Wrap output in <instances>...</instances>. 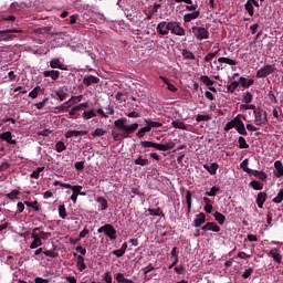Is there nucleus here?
<instances>
[{
	"instance_id": "f257e3e1",
	"label": "nucleus",
	"mask_w": 283,
	"mask_h": 283,
	"mask_svg": "<svg viewBox=\"0 0 283 283\" xmlns=\"http://www.w3.org/2000/svg\"><path fill=\"white\" fill-rule=\"evenodd\" d=\"M114 126L122 132L120 134L113 132V138L116 142L120 140V138H129L138 129V123L127 124V118L116 119Z\"/></svg>"
},
{
	"instance_id": "f03ea898",
	"label": "nucleus",
	"mask_w": 283,
	"mask_h": 283,
	"mask_svg": "<svg viewBox=\"0 0 283 283\" xmlns=\"http://www.w3.org/2000/svg\"><path fill=\"white\" fill-rule=\"evenodd\" d=\"M253 114H254V123H256L259 127H262V125L269 124V117L266 115V111L262 108H256L254 109Z\"/></svg>"
},
{
	"instance_id": "7ed1b4c3",
	"label": "nucleus",
	"mask_w": 283,
	"mask_h": 283,
	"mask_svg": "<svg viewBox=\"0 0 283 283\" xmlns=\"http://www.w3.org/2000/svg\"><path fill=\"white\" fill-rule=\"evenodd\" d=\"M21 32L23 31L19 29L2 30L0 31V41H12L17 39V35L14 34H21Z\"/></svg>"
},
{
	"instance_id": "20e7f679",
	"label": "nucleus",
	"mask_w": 283,
	"mask_h": 283,
	"mask_svg": "<svg viewBox=\"0 0 283 283\" xmlns=\"http://www.w3.org/2000/svg\"><path fill=\"white\" fill-rule=\"evenodd\" d=\"M276 71L277 69L275 67V64H266L256 71V78H266V76L274 74Z\"/></svg>"
},
{
	"instance_id": "39448f33",
	"label": "nucleus",
	"mask_w": 283,
	"mask_h": 283,
	"mask_svg": "<svg viewBox=\"0 0 283 283\" xmlns=\"http://www.w3.org/2000/svg\"><path fill=\"white\" fill-rule=\"evenodd\" d=\"M192 34L198 41H203V39H209V30L205 27H192Z\"/></svg>"
},
{
	"instance_id": "423d86ee",
	"label": "nucleus",
	"mask_w": 283,
	"mask_h": 283,
	"mask_svg": "<svg viewBox=\"0 0 283 283\" xmlns=\"http://www.w3.org/2000/svg\"><path fill=\"white\" fill-rule=\"evenodd\" d=\"M97 233H104V235L108 237L109 240H116V228L109 223L101 227L97 230Z\"/></svg>"
},
{
	"instance_id": "0eeeda50",
	"label": "nucleus",
	"mask_w": 283,
	"mask_h": 283,
	"mask_svg": "<svg viewBox=\"0 0 283 283\" xmlns=\"http://www.w3.org/2000/svg\"><path fill=\"white\" fill-rule=\"evenodd\" d=\"M170 32L177 36H185V28L180 25V22L171 21L170 22Z\"/></svg>"
},
{
	"instance_id": "6e6552de",
	"label": "nucleus",
	"mask_w": 283,
	"mask_h": 283,
	"mask_svg": "<svg viewBox=\"0 0 283 283\" xmlns=\"http://www.w3.org/2000/svg\"><path fill=\"white\" fill-rule=\"evenodd\" d=\"M169 31H171V22L161 21L158 23V34H161V36H166V34H169Z\"/></svg>"
},
{
	"instance_id": "1a4fd4ad",
	"label": "nucleus",
	"mask_w": 283,
	"mask_h": 283,
	"mask_svg": "<svg viewBox=\"0 0 283 283\" xmlns=\"http://www.w3.org/2000/svg\"><path fill=\"white\" fill-rule=\"evenodd\" d=\"M50 67H52V70L67 71V66L65 64H63V62H61V60L59 57H55L50 61Z\"/></svg>"
},
{
	"instance_id": "9d476101",
	"label": "nucleus",
	"mask_w": 283,
	"mask_h": 283,
	"mask_svg": "<svg viewBox=\"0 0 283 283\" xmlns=\"http://www.w3.org/2000/svg\"><path fill=\"white\" fill-rule=\"evenodd\" d=\"M97 83H101V78H98L94 75H85L83 78V84L86 87H90V85H96Z\"/></svg>"
},
{
	"instance_id": "9b49d317",
	"label": "nucleus",
	"mask_w": 283,
	"mask_h": 283,
	"mask_svg": "<svg viewBox=\"0 0 283 283\" xmlns=\"http://www.w3.org/2000/svg\"><path fill=\"white\" fill-rule=\"evenodd\" d=\"M31 238L33 241L30 244V249H39V247H43V241H41V237L34 232H32Z\"/></svg>"
},
{
	"instance_id": "f8f14e48",
	"label": "nucleus",
	"mask_w": 283,
	"mask_h": 283,
	"mask_svg": "<svg viewBox=\"0 0 283 283\" xmlns=\"http://www.w3.org/2000/svg\"><path fill=\"white\" fill-rule=\"evenodd\" d=\"M60 76H61V72L55 71V70L43 72V77L51 78L52 81H59Z\"/></svg>"
},
{
	"instance_id": "ddd939ff",
	"label": "nucleus",
	"mask_w": 283,
	"mask_h": 283,
	"mask_svg": "<svg viewBox=\"0 0 283 283\" xmlns=\"http://www.w3.org/2000/svg\"><path fill=\"white\" fill-rule=\"evenodd\" d=\"M0 139L6 140L9 145H15L17 140L12 139V133L11 132H4L0 134Z\"/></svg>"
},
{
	"instance_id": "4468645a",
	"label": "nucleus",
	"mask_w": 283,
	"mask_h": 283,
	"mask_svg": "<svg viewBox=\"0 0 283 283\" xmlns=\"http://www.w3.org/2000/svg\"><path fill=\"white\" fill-rule=\"evenodd\" d=\"M266 192H259L256 197V205L259 209H264V203L266 202Z\"/></svg>"
},
{
	"instance_id": "2eb2a0df",
	"label": "nucleus",
	"mask_w": 283,
	"mask_h": 283,
	"mask_svg": "<svg viewBox=\"0 0 283 283\" xmlns=\"http://www.w3.org/2000/svg\"><path fill=\"white\" fill-rule=\"evenodd\" d=\"M205 222H207V216H205L203 212L197 214V218L193 221L196 228H200L201 226L205 224Z\"/></svg>"
},
{
	"instance_id": "dca6fc26",
	"label": "nucleus",
	"mask_w": 283,
	"mask_h": 283,
	"mask_svg": "<svg viewBox=\"0 0 283 283\" xmlns=\"http://www.w3.org/2000/svg\"><path fill=\"white\" fill-rule=\"evenodd\" d=\"M198 17H200V10H197L191 13H186L184 15V21H185V23H191V21H193V19H198Z\"/></svg>"
},
{
	"instance_id": "f3484780",
	"label": "nucleus",
	"mask_w": 283,
	"mask_h": 283,
	"mask_svg": "<svg viewBox=\"0 0 283 283\" xmlns=\"http://www.w3.org/2000/svg\"><path fill=\"white\" fill-rule=\"evenodd\" d=\"M96 202L99 205L98 211H107V208L109 207L107 199L105 197H97Z\"/></svg>"
},
{
	"instance_id": "a211bd4d",
	"label": "nucleus",
	"mask_w": 283,
	"mask_h": 283,
	"mask_svg": "<svg viewBox=\"0 0 283 283\" xmlns=\"http://www.w3.org/2000/svg\"><path fill=\"white\" fill-rule=\"evenodd\" d=\"M250 176H254V178L262 180V182H266V179L269 178V175H266V172L259 170H252Z\"/></svg>"
},
{
	"instance_id": "6ab92c4d",
	"label": "nucleus",
	"mask_w": 283,
	"mask_h": 283,
	"mask_svg": "<svg viewBox=\"0 0 283 283\" xmlns=\"http://www.w3.org/2000/svg\"><path fill=\"white\" fill-rule=\"evenodd\" d=\"M73 136H87V130H67L65 138H73Z\"/></svg>"
},
{
	"instance_id": "aec40b11",
	"label": "nucleus",
	"mask_w": 283,
	"mask_h": 283,
	"mask_svg": "<svg viewBox=\"0 0 283 283\" xmlns=\"http://www.w3.org/2000/svg\"><path fill=\"white\" fill-rule=\"evenodd\" d=\"M235 129L241 136H249V133H247V128L244 127V122H242V119L238 120Z\"/></svg>"
},
{
	"instance_id": "412c9836",
	"label": "nucleus",
	"mask_w": 283,
	"mask_h": 283,
	"mask_svg": "<svg viewBox=\"0 0 283 283\" xmlns=\"http://www.w3.org/2000/svg\"><path fill=\"white\" fill-rule=\"evenodd\" d=\"M270 258H273L274 262L282 264V255L277 253V249H273L269 253Z\"/></svg>"
},
{
	"instance_id": "4be33fe9",
	"label": "nucleus",
	"mask_w": 283,
	"mask_h": 283,
	"mask_svg": "<svg viewBox=\"0 0 283 283\" xmlns=\"http://www.w3.org/2000/svg\"><path fill=\"white\" fill-rule=\"evenodd\" d=\"M203 202L206 203L203 208L206 213H211V211H213V201H211L209 197H203Z\"/></svg>"
},
{
	"instance_id": "5701e85b",
	"label": "nucleus",
	"mask_w": 283,
	"mask_h": 283,
	"mask_svg": "<svg viewBox=\"0 0 283 283\" xmlns=\"http://www.w3.org/2000/svg\"><path fill=\"white\" fill-rule=\"evenodd\" d=\"M172 127H175V129H182L185 132H187V125L185 124V122L180 120V119H175L171 122Z\"/></svg>"
},
{
	"instance_id": "b1692460",
	"label": "nucleus",
	"mask_w": 283,
	"mask_h": 283,
	"mask_svg": "<svg viewBox=\"0 0 283 283\" xmlns=\"http://www.w3.org/2000/svg\"><path fill=\"white\" fill-rule=\"evenodd\" d=\"M239 83L241 84V87H244V90H249L250 85H253V83H255V81L247 80V77H240Z\"/></svg>"
},
{
	"instance_id": "393cba45",
	"label": "nucleus",
	"mask_w": 283,
	"mask_h": 283,
	"mask_svg": "<svg viewBox=\"0 0 283 283\" xmlns=\"http://www.w3.org/2000/svg\"><path fill=\"white\" fill-rule=\"evenodd\" d=\"M200 81H201V83H203V85H206V87H211V86L216 85V81L209 78L208 75H201Z\"/></svg>"
},
{
	"instance_id": "a878e982",
	"label": "nucleus",
	"mask_w": 283,
	"mask_h": 283,
	"mask_svg": "<svg viewBox=\"0 0 283 283\" xmlns=\"http://www.w3.org/2000/svg\"><path fill=\"white\" fill-rule=\"evenodd\" d=\"M239 120H240L239 117H234L232 120L228 122L223 128L224 132H230V129H233V127H237Z\"/></svg>"
},
{
	"instance_id": "bb28decb",
	"label": "nucleus",
	"mask_w": 283,
	"mask_h": 283,
	"mask_svg": "<svg viewBox=\"0 0 283 283\" xmlns=\"http://www.w3.org/2000/svg\"><path fill=\"white\" fill-rule=\"evenodd\" d=\"M191 190H187L186 191V203H187V216H189V213H191Z\"/></svg>"
},
{
	"instance_id": "cd10ccee",
	"label": "nucleus",
	"mask_w": 283,
	"mask_h": 283,
	"mask_svg": "<svg viewBox=\"0 0 283 283\" xmlns=\"http://www.w3.org/2000/svg\"><path fill=\"white\" fill-rule=\"evenodd\" d=\"M203 168L207 169L211 176H216V172L218 171L219 166L218 164L213 163L211 164V166L203 165Z\"/></svg>"
},
{
	"instance_id": "c85d7f7f",
	"label": "nucleus",
	"mask_w": 283,
	"mask_h": 283,
	"mask_svg": "<svg viewBox=\"0 0 283 283\" xmlns=\"http://www.w3.org/2000/svg\"><path fill=\"white\" fill-rule=\"evenodd\" d=\"M274 168L277 171V174H275L276 178H282V176H283V165H282V161L276 160L274 163Z\"/></svg>"
},
{
	"instance_id": "c756f323",
	"label": "nucleus",
	"mask_w": 283,
	"mask_h": 283,
	"mask_svg": "<svg viewBox=\"0 0 283 283\" xmlns=\"http://www.w3.org/2000/svg\"><path fill=\"white\" fill-rule=\"evenodd\" d=\"M76 264L78 266V271H85V269H87V265L85 264V258H83V255H77Z\"/></svg>"
},
{
	"instance_id": "7c9ffc66",
	"label": "nucleus",
	"mask_w": 283,
	"mask_h": 283,
	"mask_svg": "<svg viewBox=\"0 0 283 283\" xmlns=\"http://www.w3.org/2000/svg\"><path fill=\"white\" fill-rule=\"evenodd\" d=\"M148 213H149V216H157L160 218H165V212H163V209H160V208H157V209L149 208Z\"/></svg>"
},
{
	"instance_id": "2f4dec72",
	"label": "nucleus",
	"mask_w": 283,
	"mask_h": 283,
	"mask_svg": "<svg viewBox=\"0 0 283 283\" xmlns=\"http://www.w3.org/2000/svg\"><path fill=\"white\" fill-rule=\"evenodd\" d=\"M250 187H252V189H254L255 191H262V189H264V184L258 180H252L250 182Z\"/></svg>"
},
{
	"instance_id": "473e14b6",
	"label": "nucleus",
	"mask_w": 283,
	"mask_h": 283,
	"mask_svg": "<svg viewBox=\"0 0 283 283\" xmlns=\"http://www.w3.org/2000/svg\"><path fill=\"white\" fill-rule=\"evenodd\" d=\"M214 220L218 221L219 224H224V222H227V217H224V214L220 213V212H214L213 214Z\"/></svg>"
},
{
	"instance_id": "72a5a7b5",
	"label": "nucleus",
	"mask_w": 283,
	"mask_h": 283,
	"mask_svg": "<svg viewBox=\"0 0 283 283\" xmlns=\"http://www.w3.org/2000/svg\"><path fill=\"white\" fill-rule=\"evenodd\" d=\"M182 56L185 59H188V61H196V55L193 54V52L187 50V49H184L182 50Z\"/></svg>"
},
{
	"instance_id": "f704fd0d",
	"label": "nucleus",
	"mask_w": 283,
	"mask_h": 283,
	"mask_svg": "<svg viewBox=\"0 0 283 283\" xmlns=\"http://www.w3.org/2000/svg\"><path fill=\"white\" fill-rule=\"evenodd\" d=\"M238 87H240V82L233 81V82H231V83L227 86V90H228V92H230L231 94H233V93L238 90Z\"/></svg>"
},
{
	"instance_id": "c9c22d12",
	"label": "nucleus",
	"mask_w": 283,
	"mask_h": 283,
	"mask_svg": "<svg viewBox=\"0 0 283 283\" xmlns=\"http://www.w3.org/2000/svg\"><path fill=\"white\" fill-rule=\"evenodd\" d=\"M218 63H226L227 65H238V62L235 60L229 57H219Z\"/></svg>"
},
{
	"instance_id": "e433bc0d",
	"label": "nucleus",
	"mask_w": 283,
	"mask_h": 283,
	"mask_svg": "<svg viewBox=\"0 0 283 283\" xmlns=\"http://www.w3.org/2000/svg\"><path fill=\"white\" fill-rule=\"evenodd\" d=\"M240 167L245 171V174H249L251 176L253 169L249 168V159H244L241 164Z\"/></svg>"
},
{
	"instance_id": "4c0bfd02",
	"label": "nucleus",
	"mask_w": 283,
	"mask_h": 283,
	"mask_svg": "<svg viewBox=\"0 0 283 283\" xmlns=\"http://www.w3.org/2000/svg\"><path fill=\"white\" fill-rule=\"evenodd\" d=\"M253 6L254 4L251 2H245V4H244V9L247 10V12L250 17H253L255 14V8H253Z\"/></svg>"
},
{
	"instance_id": "58836bf2",
	"label": "nucleus",
	"mask_w": 283,
	"mask_h": 283,
	"mask_svg": "<svg viewBox=\"0 0 283 283\" xmlns=\"http://www.w3.org/2000/svg\"><path fill=\"white\" fill-rule=\"evenodd\" d=\"M70 107H72V104L70 103V99L64 102L62 105L57 106L56 109L57 112L63 113L66 112L67 109H70Z\"/></svg>"
},
{
	"instance_id": "ea45409f",
	"label": "nucleus",
	"mask_w": 283,
	"mask_h": 283,
	"mask_svg": "<svg viewBox=\"0 0 283 283\" xmlns=\"http://www.w3.org/2000/svg\"><path fill=\"white\" fill-rule=\"evenodd\" d=\"M41 171H45V167H38L35 170L32 171L30 175V178H33L34 180H39V176Z\"/></svg>"
},
{
	"instance_id": "a19ab883",
	"label": "nucleus",
	"mask_w": 283,
	"mask_h": 283,
	"mask_svg": "<svg viewBox=\"0 0 283 283\" xmlns=\"http://www.w3.org/2000/svg\"><path fill=\"white\" fill-rule=\"evenodd\" d=\"M220 52V49H218L217 51L212 52V53H208L205 56V61L206 63H211V61H213V59H216V56H218V53Z\"/></svg>"
},
{
	"instance_id": "79ce46f5",
	"label": "nucleus",
	"mask_w": 283,
	"mask_h": 283,
	"mask_svg": "<svg viewBox=\"0 0 283 283\" xmlns=\"http://www.w3.org/2000/svg\"><path fill=\"white\" fill-rule=\"evenodd\" d=\"M134 163L140 167H147V165H149V159H143V156H139Z\"/></svg>"
},
{
	"instance_id": "37998d69",
	"label": "nucleus",
	"mask_w": 283,
	"mask_h": 283,
	"mask_svg": "<svg viewBox=\"0 0 283 283\" xmlns=\"http://www.w3.org/2000/svg\"><path fill=\"white\" fill-rule=\"evenodd\" d=\"M242 98H243V103L249 105V103L253 102V94H251V92H245L243 93Z\"/></svg>"
},
{
	"instance_id": "c03bdc74",
	"label": "nucleus",
	"mask_w": 283,
	"mask_h": 283,
	"mask_svg": "<svg viewBox=\"0 0 283 283\" xmlns=\"http://www.w3.org/2000/svg\"><path fill=\"white\" fill-rule=\"evenodd\" d=\"M59 216L62 218V220H65L67 218V210L65 209V205L59 206Z\"/></svg>"
},
{
	"instance_id": "a18cd8bd",
	"label": "nucleus",
	"mask_w": 283,
	"mask_h": 283,
	"mask_svg": "<svg viewBox=\"0 0 283 283\" xmlns=\"http://www.w3.org/2000/svg\"><path fill=\"white\" fill-rule=\"evenodd\" d=\"M66 149H67V146H65V143L57 142L55 144V150L57 151V154H61V153L65 151Z\"/></svg>"
},
{
	"instance_id": "49530a36",
	"label": "nucleus",
	"mask_w": 283,
	"mask_h": 283,
	"mask_svg": "<svg viewBox=\"0 0 283 283\" xmlns=\"http://www.w3.org/2000/svg\"><path fill=\"white\" fill-rule=\"evenodd\" d=\"M144 123H146V125H149L151 127V129H153V127H156V128L163 127V123L154 122L151 119H144Z\"/></svg>"
},
{
	"instance_id": "de8ad7c7",
	"label": "nucleus",
	"mask_w": 283,
	"mask_h": 283,
	"mask_svg": "<svg viewBox=\"0 0 283 283\" xmlns=\"http://www.w3.org/2000/svg\"><path fill=\"white\" fill-rule=\"evenodd\" d=\"M83 118H85L86 120H90V118H96V113L94 112V109L85 111L83 113Z\"/></svg>"
},
{
	"instance_id": "09e8293b",
	"label": "nucleus",
	"mask_w": 283,
	"mask_h": 283,
	"mask_svg": "<svg viewBox=\"0 0 283 283\" xmlns=\"http://www.w3.org/2000/svg\"><path fill=\"white\" fill-rule=\"evenodd\" d=\"M239 149H249V144H247V139L243 136L239 137Z\"/></svg>"
},
{
	"instance_id": "8fccbe9b",
	"label": "nucleus",
	"mask_w": 283,
	"mask_h": 283,
	"mask_svg": "<svg viewBox=\"0 0 283 283\" xmlns=\"http://www.w3.org/2000/svg\"><path fill=\"white\" fill-rule=\"evenodd\" d=\"M19 190H12L11 192L7 193L6 197L9 198V200H19Z\"/></svg>"
},
{
	"instance_id": "3c124183",
	"label": "nucleus",
	"mask_w": 283,
	"mask_h": 283,
	"mask_svg": "<svg viewBox=\"0 0 283 283\" xmlns=\"http://www.w3.org/2000/svg\"><path fill=\"white\" fill-rule=\"evenodd\" d=\"M207 120H211V116L210 115H201V114H198L196 116V122L197 123H202V122H207Z\"/></svg>"
},
{
	"instance_id": "603ef678",
	"label": "nucleus",
	"mask_w": 283,
	"mask_h": 283,
	"mask_svg": "<svg viewBox=\"0 0 283 283\" xmlns=\"http://www.w3.org/2000/svg\"><path fill=\"white\" fill-rule=\"evenodd\" d=\"M164 83H166L167 85V90H169V92H178V87H176V85L169 83V80L163 77Z\"/></svg>"
},
{
	"instance_id": "864d4df0",
	"label": "nucleus",
	"mask_w": 283,
	"mask_h": 283,
	"mask_svg": "<svg viewBox=\"0 0 283 283\" xmlns=\"http://www.w3.org/2000/svg\"><path fill=\"white\" fill-rule=\"evenodd\" d=\"M83 101V95L72 96L69 102L72 105H76V103H81Z\"/></svg>"
},
{
	"instance_id": "5fc2aeb1",
	"label": "nucleus",
	"mask_w": 283,
	"mask_h": 283,
	"mask_svg": "<svg viewBox=\"0 0 283 283\" xmlns=\"http://www.w3.org/2000/svg\"><path fill=\"white\" fill-rule=\"evenodd\" d=\"M209 226V231H213V233H220V226L216 222H208Z\"/></svg>"
},
{
	"instance_id": "6e6d98bb",
	"label": "nucleus",
	"mask_w": 283,
	"mask_h": 283,
	"mask_svg": "<svg viewBox=\"0 0 283 283\" xmlns=\"http://www.w3.org/2000/svg\"><path fill=\"white\" fill-rule=\"evenodd\" d=\"M39 92H41V86H35L30 93V98H36L39 96Z\"/></svg>"
},
{
	"instance_id": "4d7b16f0",
	"label": "nucleus",
	"mask_w": 283,
	"mask_h": 283,
	"mask_svg": "<svg viewBox=\"0 0 283 283\" xmlns=\"http://www.w3.org/2000/svg\"><path fill=\"white\" fill-rule=\"evenodd\" d=\"M50 101L49 97H44L41 102L35 104L36 109H43L45 104Z\"/></svg>"
},
{
	"instance_id": "13d9d810",
	"label": "nucleus",
	"mask_w": 283,
	"mask_h": 283,
	"mask_svg": "<svg viewBox=\"0 0 283 283\" xmlns=\"http://www.w3.org/2000/svg\"><path fill=\"white\" fill-rule=\"evenodd\" d=\"M283 200V190L281 189L277 193V196L272 199V202H275V205H280Z\"/></svg>"
},
{
	"instance_id": "bf43d9fd",
	"label": "nucleus",
	"mask_w": 283,
	"mask_h": 283,
	"mask_svg": "<svg viewBox=\"0 0 283 283\" xmlns=\"http://www.w3.org/2000/svg\"><path fill=\"white\" fill-rule=\"evenodd\" d=\"M24 205H27L28 207H30L31 209H34V211H39V201H34V202H30V201H24Z\"/></svg>"
},
{
	"instance_id": "052dcab7",
	"label": "nucleus",
	"mask_w": 283,
	"mask_h": 283,
	"mask_svg": "<svg viewBox=\"0 0 283 283\" xmlns=\"http://www.w3.org/2000/svg\"><path fill=\"white\" fill-rule=\"evenodd\" d=\"M170 255V259L175 258L174 264H178V248H172Z\"/></svg>"
},
{
	"instance_id": "680f3d73",
	"label": "nucleus",
	"mask_w": 283,
	"mask_h": 283,
	"mask_svg": "<svg viewBox=\"0 0 283 283\" xmlns=\"http://www.w3.org/2000/svg\"><path fill=\"white\" fill-rule=\"evenodd\" d=\"M92 136L96 137H101V136H105V130L103 128H96L93 133Z\"/></svg>"
},
{
	"instance_id": "e2e57ef3",
	"label": "nucleus",
	"mask_w": 283,
	"mask_h": 283,
	"mask_svg": "<svg viewBox=\"0 0 283 283\" xmlns=\"http://www.w3.org/2000/svg\"><path fill=\"white\" fill-rule=\"evenodd\" d=\"M43 254L46 258H59V253L54 252V250L44 251Z\"/></svg>"
},
{
	"instance_id": "0e129e2a",
	"label": "nucleus",
	"mask_w": 283,
	"mask_h": 283,
	"mask_svg": "<svg viewBox=\"0 0 283 283\" xmlns=\"http://www.w3.org/2000/svg\"><path fill=\"white\" fill-rule=\"evenodd\" d=\"M218 191H220V188L213 186V187L210 189V191H207V192H206V196L213 197V196H216V195L218 193Z\"/></svg>"
},
{
	"instance_id": "69168bd1",
	"label": "nucleus",
	"mask_w": 283,
	"mask_h": 283,
	"mask_svg": "<svg viewBox=\"0 0 283 283\" xmlns=\"http://www.w3.org/2000/svg\"><path fill=\"white\" fill-rule=\"evenodd\" d=\"M71 191H73V195L80 196L81 191H83V186H73V188H71Z\"/></svg>"
},
{
	"instance_id": "338daca9",
	"label": "nucleus",
	"mask_w": 283,
	"mask_h": 283,
	"mask_svg": "<svg viewBox=\"0 0 283 283\" xmlns=\"http://www.w3.org/2000/svg\"><path fill=\"white\" fill-rule=\"evenodd\" d=\"M154 144H155L154 142H149V140L140 142L142 147H144L145 149H147L149 147L154 148Z\"/></svg>"
},
{
	"instance_id": "774afa93",
	"label": "nucleus",
	"mask_w": 283,
	"mask_h": 283,
	"mask_svg": "<svg viewBox=\"0 0 283 283\" xmlns=\"http://www.w3.org/2000/svg\"><path fill=\"white\" fill-rule=\"evenodd\" d=\"M104 282L112 283V273L111 272H105Z\"/></svg>"
}]
</instances>
